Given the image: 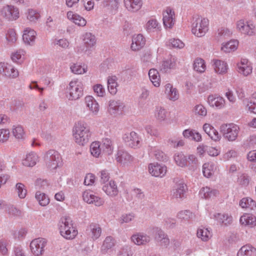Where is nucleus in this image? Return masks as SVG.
<instances>
[{
    "mask_svg": "<svg viewBox=\"0 0 256 256\" xmlns=\"http://www.w3.org/2000/svg\"><path fill=\"white\" fill-rule=\"evenodd\" d=\"M239 132V126L233 123L223 124L220 126V132L224 138L230 142L236 139Z\"/></svg>",
    "mask_w": 256,
    "mask_h": 256,
    "instance_id": "nucleus-3",
    "label": "nucleus"
},
{
    "mask_svg": "<svg viewBox=\"0 0 256 256\" xmlns=\"http://www.w3.org/2000/svg\"><path fill=\"white\" fill-rule=\"evenodd\" d=\"M154 156L155 158L159 161L164 162L168 160L167 156L160 150H155Z\"/></svg>",
    "mask_w": 256,
    "mask_h": 256,
    "instance_id": "nucleus-58",
    "label": "nucleus"
},
{
    "mask_svg": "<svg viewBox=\"0 0 256 256\" xmlns=\"http://www.w3.org/2000/svg\"><path fill=\"white\" fill-rule=\"evenodd\" d=\"M256 144V136H251L244 142V145L246 148H250Z\"/></svg>",
    "mask_w": 256,
    "mask_h": 256,
    "instance_id": "nucleus-64",
    "label": "nucleus"
},
{
    "mask_svg": "<svg viewBox=\"0 0 256 256\" xmlns=\"http://www.w3.org/2000/svg\"><path fill=\"white\" fill-rule=\"evenodd\" d=\"M47 244V240L44 238H38L33 240L30 244L32 252L35 256L42 255L44 252V247Z\"/></svg>",
    "mask_w": 256,
    "mask_h": 256,
    "instance_id": "nucleus-7",
    "label": "nucleus"
},
{
    "mask_svg": "<svg viewBox=\"0 0 256 256\" xmlns=\"http://www.w3.org/2000/svg\"><path fill=\"white\" fill-rule=\"evenodd\" d=\"M102 190L108 195L111 196H116L118 192L117 186L113 180H110L104 185Z\"/></svg>",
    "mask_w": 256,
    "mask_h": 256,
    "instance_id": "nucleus-23",
    "label": "nucleus"
},
{
    "mask_svg": "<svg viewBox=\"0 0 256 256\" xmlns=\"http://www.w3.org/2000/svg\"><path fill=\"white\" fill-rule=\"evenodd\" d=\"M238 72L244 76H248L252 72V67L248 64V60L244 59L238 64Z\"/></svg>",
    "mask_w": 256,
    "mask_h": 256,
    "instance_id": "nucleus-24",
    "label": "nucleus"
},
{
    "mask_svg": "<svg viewBox=\"0 0 256 256\" xmlns=\"http://www.w3.org/2000/svg\"><path fill=\"white\" fill-rule=\"evenodd\" d=\"M169 44L172 48H181L184 46V44L178 39H170Z\"/></svg>",
    "mask_w": 256,
    "mask_h": 256,
    "instance_id": "nucleus-60",
    "label": "nucleus"
},
{
    "mask_svg": "<svg viewBox=\"0 0 256 256\" xmlns=\"http://www.w3.org/2000/svg\"><path fill=\"white\" fill-rule=\"evenodd\" d=\"M163 23L166 28H171L174 24V12L168 8L163 14Z\"/></svg>",
    "mask_w": 256,
    "mask_h": 256,
    "instance_id": "nucleus-18",
    "label": "nucleus"
},
{
    "mask_svg": "<svg viewBox=\"0 0 256 256\" xmlns=\"http://www.w3.org/2000/svg\"><path fill=\"white\" fill-rule=\"evenodd\" d=\"M238 182L243 186H247L250 182V177L246 174H242L238 178Z\"/></svg>",
    "mask_w": 256,
    "mask_h": 256,
    "instance_id": "nucleus-59",
    "label": "nucleus"
},
{
    "mask_svg": "<svg viewBox=\"0 0 256 256\" xmlns=\"http://www.w3.org/2000/svg\"><path fill=\"white\" fill-rule=\"evenodd\" d=\"M203 130L212 140L216 141L220 140V136L218 132L210 124H204Z\"/></svg>",
    "mask_w": 256,
    "mask_h": 256,
    "instance_id": "nucleus-28",
    "label": "nucleus"
},
{
    "mask_svg": "<svg viewBox=\"0 0 256 256\" xmlns=\"http://www.w3.org/2000/svg\"><path fill=\"white\" fill-rule=\"evenodd\" d=\"M237 28L245 34L252 36L255 34V26L250 22H247L246 24L244 20H240L237 23Z\"/></svg>",
    "mask_w": 256,
    "mask_h": 256,
    "instance_id": "nucleus-13",
    "label": "nucleus"
},
{
    "mask_svg": "<svg viewBox=\"0 0 256 256\" xmlns=\"http://www.w3.org/2000/svg\"><path fill=\"white\" fill-rule=\"evenodd\" d=\"M102 148L103 152L107 154H110L113 150V146L112 144V141L108 138L103 139L102 144Z\"/></svg>",
    "mask_w": 256,
    "mask_h": 256,
    "instance_id": "nucleus-37",
    "label": "nucleus"
},
{
    "mask_svg": "<svg viewBox=\"0 0 256 256\" xmlns=\"http://www.w3.org/2000/svg\"><path fill=\"white\" fill-rule=\"evenodd\" d=\"M230 32L228 28H221L218 30L216 38L218 40H222L230 36Z\"/></svg>",
    "mask_w": 256,
    "mask_h": 256,
    "instance_id": "nucleus-38",
    "label": "nucleus"
},
{
    "mask_svg": "<svg viewBox=\"0 0 256 256\" xmlns=\"http://www.w3.org/2000/svg\"><path fill=\"white\" fill-rule=\"evenodd\" d=\"M60 154L54 150H48L45 154L44 160L47 167L50 170H56L61 164Z\"/></svg>",
    "mask_w": 256,
    "mask_h": 256,
    "instance_id": "nucleus-4",
    "label": "nucleus"
},
{
    "mask_svg": "<svg viewBox=\"0 0 256 256\" xmlns=\"http://www.w3.org/2000/svg\"><path fill=\"white\" fill-rule=\"evenodd\" d=\"M6 211L10 217H18L22 215L20 210L10 204H8L7 206Z\"/></svg>",
    "mask_w": 256,
    "mask_h": 256,
    "instance_id": "nucleus-40",
    "label": "nucleus"
},
{
    "mask_svg": "<svg viewBox=\"0 0 256 256\" xmlns=\"http://www.w3.org/2000/svg\"><path fill=\"white\" fill-rule=\"evenodd\" d=\"M114 245V240L112 236H107L104 242L102 247L104 249H110Z\"/></svg>",
    "mask_w": 256,
    "mask_h": 256,
    "instance_id": "nucleus-56",
    "label": "nucleus"
},
{
    "mask_svg": "<svg viewBox=\"0 0 256 256\" xmlns=\"http://www.w3.org/2000/svg\"><path fill=\"white\" fill-rule=\"evenodd\" d=\"M37 160V155L34 153L31 152L26 155V158L22 161V164L24 166L32 167L36 164Z\"/></svg>",
    "mask_w": 256,
    "mask_h": 256,
    "instance_id": "nucleus-33",
    "label": "nucleus"
},
{
    "mask_svg": "<svg viewBox=\"0 0 256 256\" xmlns=\"http://www.w3.org/2000/svg\"><path fill=\"white\" fill-rule=\"evenodd\" d=\"M214 165L212 163H205L202 166L204 176L208 178L211 177L214 174Z\"/></svg>",
    "mask_w": 256,
    "mask_h": 256,
    "instance_id": "nucleus-36",
    "label": "nucleus"
},
{
    "mask_svg": "<svg viewBox=\"0 0 256 256\" xmlns=\"http://www.w3.org/2000/svg\"><path fill=\"white\" fill-rule=\"evenodd\" d=\"M195 113L202 116H205L207 112L206 108L202 105H197L194 108Z\"/></svg>",
    "mask_w": 256,
    "mask_h": 256,
    "instance_id": "nucleus-63",
    "label": "nucleus"
},
{
    "mask_svg": "<svg viewBox=\"0 0 256 256\" xmlns=\"http://www.w3.org/2000/svg\"><path fill=\"white\" fill-rule=\"evenodd\" d=\"M1 13L8 20H16L19 18L18 8L12 6H7L4 7L2 9Z\"/></svg>",
    "mask_w": 256,
    "mask_h": 256,
    "instance_id": "nucleus-10",
    "label": "nucleus"
},
{
    "mask_svg": "<svg viewBox=\"0 0 256 256\" xmlns=\"http://www.w3.org/2000/svg\"><path fill=\"white\" fill-rule=\"evenodd\" d=\"M148 76L154 86L158 87L160 85V76L158 71L154 68L150 69L148 72Z\"/></svg>",
    "mask_w": 256,
    "mask_h": 256,
    "instance_id": "nucleus-34",
    "label": "nucleus"
},
{
    "mask_svg": "<svg viewBox=\"0 0 256 256\" xmlns=\"http://www.w3.org/2000/svg\"><path fill=\"white\" fill-rule=\"evenodd\" d=\"M131 240L134 244L140 246L146 245L151 240L150 236L142 232H138L133 234L131 237Z\"/></svg>",
    "mask_w": 256,
    "mask_h": 256,
    "instance_id": "nucleus-16",
    "label": "nucleus"
},
{
    "mask_svg": "<svg viewBox=\"0 0 256 256\" xmlns=\"http://www.w3.org/2000/svg\"><path fill=\"white\" fill-rule=\"evenodd\" d=\"M124 107L123 104L120 100H110L109 102L108 112L112 116H116Z\"/></svg>",
    "mask_w": 256,
    "mask_h": 256,
    "instance_id": "nucleus-19",
    "label": "nucleus"
},
{
    "mask_svg": "<svg viewBox=\"0 0 256 256\" xmlns=\"http://www.w3.org/2000/svg\"><path fill=\"white\" fill-rule=\"evenodd\" d=\"M124 4L129 11L133 12L138 10L142 4V0H124Z\"/></svg>",
    "mask_w": 256,
    "mask_h": 256,
    "instance_id": "nucleus-25",
    "label": "nucleus"
},
{
    "mask_svg": "<svg viewBox=\"0 0 256 256\" xmlns=\"http://www.w3.org/2000/svg\"><path fill=\"white\" fill-rule=\"evenodd\" d=\"M90 135V128L86 123L78 122L76 124L74 136L77 144L84 146L88 142Z\"/></svg>",
    "mask_w": 256,
    "mask_h": 256,
    "instance_id": "nucleus-2",
    "label": "nucleus"
},
{
    "mask_svg": "<svg viewBox=\"0 0 256 256\" xmlns=\"http://www.w3.org/2000/svg\"><path fill=\"white\" fill-rule=\"evenodd\" d=\"M208 102L211 106H215L218 108H223L225 104V100L221 96H216L213 95L208 96Z\"/></svg>",
    "mask_w": 256,
    "mask_h": 256,
    "instance_id": "nucleus-22",
    "label": "nucleus"
},
{
    "mask_svg": "<svg viewBox=\"0 0 256 256\" xmlns=\"http://www.w3.org/2000/svg\"><path fill=\"white\" fill-rule=\"evenodd\" d=\"M6 38L8 42L12 43L15 42L17 40V37L14 30L13 29H10L8 31Z\"/></svg>",
    "mask_w": 256,
    "mask_h": 256,
    "instance_id": "nucleus-57",
    "label": "nucleus"
},
{
    "mask_svg": "<svg viewBox=\"0 0 256 256\" xmlns=\"http://www.w3.org/2000/svg\"><path fill=\"white\" fill-rule=\"evenodd\" d=\"M210 235V232L208 228H199L197 231V236L203 241H207Z\"/></svg>",
    "mask_w": 256,
    "mask_h": 256,
    "instance_id": "nucleus-49",
    "label": "nucleus"
},
{
    "mask_svg": "<svg viewBox=\"0 0 256 256\" xmlns=\"http://www.w3.org/2000/svg\"><path fill=\"white\" fill-rule=\"evenodd\" d=\"M0 74L10 78H16L18 76L17 70L8 64L2 62H0Z\"/></svg>",
    "mask_w": 256,
    "mask_h": 256,
    "instance_id": "nucleus-11",
    "label": "nucleus"
},
{
    "mask_svg": "<svg viewBox=\"0 0 256 256\" xmlns=\"http://www.w3.org/2000/svg\"><path fill=\"white\" fill-rule=\"evenodd\" d=\"M175 66V62L171 59L163 61L161 66L160 70L164 72H167L169 70L173 68Z\"/></svg>",
    "mask_w": 256,
    "mask_h": 256,
    "instance_id": "nucleus-46",
    "label": "nucleus"
},
{
    "mask_svg": "<svg viewBox=\"0 0 256 256\" xmlns=\"http://www.w3.org/2000/svg\"><path fill=\"white\" fill-rule=\"evenodd\" d=\"M123 140L125 144L129 147L132 148L139 147L140 138L134 132L125 134L123 136Z\"/></svg>",
    "mask_w": 256,
    "mask_h": 256,
    "instance_id": "nucleus-8",
    "label": "nucleus"
},
{
    "mask_svg": "<svg viewBox=\"0 0 256 256\" xmlns=\"http://www.w3.org/2000/svg\"><path fill=\"white\" fill-rule=\"evenodd\" d=\"M238 42L236 40H230L222 47V50L226 52L234 51L237 48Z\"/></svg>",
    "mask_w": 256,
    "mask_h": 256,
    "instance_id": "nucleus-41",
    "label": "nucleus"
},
{
    "mask_svg": "<svg viewBox=\"0 0 256 256\" xmlns=\"http://www.w3.org/2000/svg\"><path fill=\"white\" fill-rule=\"evenodd\" d=\"M10 131L7 129L0 130V142H4L9 138Z\"/></svg>",
    "mask_w": 256,
    "mask_h": 256,
    "instance_id": "nucleus-61",
    "label": "nucleus"
},
{
    "mask_svg": "<svg viewBox=\"0 0 256 256\" xmlns=\"http://www.w3.org/2000/svg\"><path fill=\"white\" fill-rule=\"evenodd\" d=\"M70 69L72 72L76 74H82L86 72L84 68H82L80 65L76 64H74L73 66H71Z\"/></svg>",
    "mask_w": 256,
    "mask_h": 256,
    "instance_id": "nucleus-62",
    "label": "nucleus"
},
{
    "mask_svg": "<svg viewBox=\"0 0 256 256\" xmlns=\"http://www.w3.org/2000/svg\"><path fill=\"white\" fill-rule=\"evenodd\" d=\"M36 33L34 30L28 28L24 30L22 40L26 44L32 46L34 44Z\"/></svg>",
    "mask_w": 256,
    "mask_h": 256,
    "instance_id": "nucleus-21",
    "label": "nucleus"
},
{
    "mask_svg": "<svg viewBox=\"0 0 256 256\" xmlns=\"http://www.w3.org/2000/svg\"><path fill=\"white\" fill-rule=\"evenodd\" d=\"M148 170L152 176L162 178L166 174L167 168L164 165L154 163L149 164Z\"/></svg>",
    "mask_w": 256,
    "mask_h": 256,
    "instance_id": "nucleus-9",
    "label": "nucleus"
},
{
    "mask_svg": "<svg viewBox=\"0 0 256 256\" xmlns=\"http://www.w3.org/2000/svg\"><path fill=\"white\" fill-rule=\"evenodd\" d=\"M208 19L198 16L196 20H194L192 24V33L198 37H202L208 32Z\"/></svg>",
    "mask_w": 256,
    "mask_h": 256,
    "instance_id": "nucleus-5",
    "label": "nucleus"
},
{
    "mask_svg": "<svg viewBox=\"0 0 256 256\" xmlns=\"http://www.w3.org/2000/svg\"><path fill=\"white\" fill-rule=\"evenodd\" d=\"M86 234L93 240H96L100 236L102 228L99 224L92 222L88 226L86 229Z\"/></svg>",
    "mask_w": 256,
    "mask_h": 256,
    "instance_id": "nucleus-12",
    "label": "nucleus"
},
{
    "mask_svg": "<svg viewBox=\"0 0 256 256\" xmlns=\"http://www.w3.org/2000/svg\"><path fill=\"white\" fill-rule=\"evenodd\" d=\"M68 90L70 94L68 99L70 100H78L83 95L82 84L78 80L71 81Z\"/></svg>",
    "mask_w": 256,
    "mask_h": 256,
    "instance_id": "nucleus-6",
    "label": "nucleus"
},
{
    "mask_svg": "<svg viewBox=\"0 0 256 256\" xmlns=\"http://www.w3.org/2000/svg\"><path fill=\"white\" fill-rule=\"evenodd\" d=\"M186 190V186L182 181H180L172 190V198L176 200L182 199L184 197Z\"/></svg>",
    "mask_w": 256,
    "mask_h": 256,
    "instance_id": "nucleus-15",
    "label": "nucleus"
},
{
    "mask_svg": "<svg viewBox=\"0 0 256 256\" xmlns=\"http://www.w3.org/2000/svg\"><path fill=\"white\" fill-rule=\"evenodd\" d=\"M178 216L180 218L188 220L192 218L194 216L190 210H186L181 211L178 214Z\"/></svg>",
    "mask_w": 256,
    "mask_h": 256,
    "instance_id": "nucleus-54",
    "label": "nucleus"
},
{
    "mask_svg": "<svg viewBox=\"0 0 256 256\" xmlns=\"http://www.w3.org/2000/svg\"><path fill=\"white\" fill-rule=\"evenodd\" d=\"M116 160L118 163L124 166L130 163L132 160V158L126 151L119 150L116 154Z\"/></svg>",
    "mask_w": 256,
    "mask_h": 256,
    "instance_id": "nucleus-17",
    "label": "nucleus"
},
{
    "mask_svg": "<svg viewBox=\"0 0 256 256\" xmlns=\"http://www.w3.org/2000/svg\"><path fill=\"white\" fill-rule=\"evenodd\" d=\"M86 106L94 114H96L99 110V106L96 101L92 96H86L85 98Z\"/></svg>",
    "mask_w": 256,
    "mask_h": 256,
    "instance_id": "nucleus-27",
    "label": "nucleus"
},
{
    "mask_svg": "<svg viewBox=\"0 0 256 256\" xmlns=\"http://www.w3.org/2000/svg\"><path fill=\"white\" fill-rule=\"evenodd\" d=\"M36 198L42 206H46L48 204L50 200L48 196L44 193L40 192H37L36 194Z\"/></svg>",
    "mask_w": 256,
    "mask_h": 256,
    "instance_id": "nucleus-43",
    "label": "nucleus"
},
{
    "mask_svg": "<svg viewBox=\"0 0 256 256\" xmlns=\"http://www.w3.org/2000/svg\"><path fill=\"white\" fill-rule=\"evenodd\" d=\"M219 192L209 187L203 188L200 192V194L202 198H213L218 196Z\"/></svg>",
    "mask_w": 256,
    "mask_h": 256,
    "instance_id": "nucleus-26",
    "label": "nucleus"
},
{
    "mask_svg": "<svg viewBox=\"0 0 256 256\" xmlns=\"http://www.w3.org/2000/svg\"><path fill=\"white\" fill-rule=\"evenodd\" d=\"M133 254L131 246H125L120 251L118 256H132Z\"/></svg>",
    "mask_w": 256,
    "mask_h": 256,
    "instance_id": "nucleus-52",
    "label": "nucleus"
},
{
    "mask_svg": "<svg viewBox=\"0 0 256 256\" xmlns=\"http://www.w3.org/2000/svg\"><path fill=\"white\" fill-rule=\"evenodd\" d=\"M90 150L91 154L96 158H98L100 153V144L98 142H93L90 146Z\"/></svg>",
    "mask_w": 256,
    "mask_h": 256,
    "instance_id": "nucleus-47",
    "label": "nucleus"
},
{
    "mask_svg": "<svg viewBox=\"0 0 256 256\" xmlns=\"http://www.w3.org/2000/svg\"><path fill=\"white\" fill-rule=\"evenodd\" d=\"M206 66L204 60L202 58H197L194 62V68L195 70L202 72L205 70Z\"/></svg>",
    "mask_w": 256,
    "mask_h": 256,
    "instance_id": "nucleus-48",
    "label": "nucleus"
},
{
    "mask_svg": "<svg viewBox=\"0 0 256 256\" xmlns=\"http://www.w3.org/2000/svg\"><path fill=\"white\" fill-rule=\"evenodd\" d=\"M116 76L108 77V88L110 94L114 95L117 92V86Z\"/></svg>",
    "mask_w": 256,
    "mask_h": 256,
    "instance_id": "nucleus-35",
    "label": "nucleus"
},
{
    "mask_svg": "<svg viewBox=\"0 0 256 256\" xmlns=\"http://www.w3.org/2000/svg\"><path fill=\"white\" fill-rule=\"evenodd\" d=\"M40 17V14L36 10L32 9H29L28 10L27 18L30 22H35Z\"/></svg>",
    "mask_w": 256,
    "mask_h": 256,
    "instance_id": "nucleus-50",
    "label": "nucleus"
},
{
    "mask_svg": "<svg viewBox=\"0 0 256 256\" xmlns=\"http://www.w3.org/2000/svg\"><path fill=\"white\" fill-rule=\"evenodd\" d=\"M68 18L72 20L76 24L79 26H86V22L84 18L76 14H74L72 12L70 11L67 13Z\"/></svg>",
    "mask_w": 256,
    "mask_h": 256,
    "instance_id": "nucleus-30",
    "label": "nucleus"
},
{
    "mask_svg": "<svg viewBox=\"0 0 256 256\" xmlns=\"http://www.w3.org/2000/svg\"><path fill=\"white\" fill-rule=\"evenodd\" d=\"M156 116V118L160 121L164 120L166 117V110L162 107L157 108Z\"/></svg>",
    "mask_w": 256,
    "mask_h": 256,
    "instance_id": "nucleus-51",
    "label": "nucleus"
},
{
    "mask_svg": "<svg viewBox=\"0 0 256 256\" xmlns=\"http://www.w3.org/2000/svg\"><path fill=\"white\" fill-rule=\"evenodd\" d=\"M146 44V40L141 34H138L132 38L131 48L132 50H138L142 48Z\"/></svg>",
    "mask_w": 256,
    "mask_h": 256,
    "instance_id": "nucleus-20",
    "label": "nucleus"
},
{
    "mask_svg": "<svg viewBox=\"0 0 256 256\" xmlns=\"http://www.w3.org/2000/svg\"><path fill=\"white\" fill-rule=\"evenodd\" d=\"M93 90L98 96L103 97L106 94L105 89L101 84H96L94 86Z\"/></svg>",
    "mask_w": 256,
    "mask_h": 256,
    "instance_id": "nucleus-53",
    "label": "nucleus"
},
{
    "mask_svg": "<svg viewBox=\"0 0 256 256\" xmlns=\"http://www.w3.org/2000/svg\"><path fill=\"white\" fill-rule=\"evenodd\" d=\"M15 190L20 198H24L26 196L27 190L23 184L17 183L16 185Z\"/></svg>",
    "mask_w": 256,
    "mask_h": 256,
    "instance_id": "nucleus-45",
    "label": "nucleus"
},
{
    "mask_svg": "<svg viewBox=\"0 0 256 256\" xmlns=\"http://www.w3.org/2000/svg\"><path fill=\"white\" fill-rule=\"evenodd\" d=\"M83 40L87 48L93 46L96 42L95 36L90 32H87L84 35Z\"/></svg>",
    "mask_w": 256,
    "mask_h": 256,
    "instance_id": "nucleus-39",
    "label": "nucleus"
},
{
    "mask_svg": "<svg viewBox=\"0 0 256 256\" xmlns=\"http://www.w3.org/2000/svg\"><path fill=\"white\" fill-rule=\"evenodd\" d=\"M213 68L216 73L223 74L228 70V66L226 62L220 60H214Z\"/></svg>",
    "mask_w": 256,
    "mask_h": 256,
    "instance_id": "nucleus-31",
    "label": "nucleus"
},
{
    "mask_svg": "<svg viewBox=\"0 0 256 256\" xmlns=\"http://www.w3.org/2000/svg\"><path fill=\"white\" fill-rule=\"evenodd\" d=\"M242 224L249 226L251 227L256 225V217L252 214H244L242 216L240 220Z\"/></svg>",
    "mask_w": 256,
    "mask_h": 256,
    "instance_id": "nucleus-32",
    "label": "nucleus"
},
{
    "mask_svg": "<svg viewBox=\"0 0 256 256\" xmlns=\"http://www.w3.org/2000/svg\"><path fill=\"white\" fill-rule=\"evenodd\" d=\"M174 160L176 164L181 167L187 166V158L182 154L178 153L176 154L174 156Z\"/></svg>",
    "mask_w": 256,
    "mask_h": 256,
    "instance_id": "nucleus-44",
    "label": "nucleus"
},
{
    "mask_svg": "<svg viewBox=\"0 0 256 256\" xmlns=\"http://www.w3.org/2000/svg\"><path fill=\"white\" fill-rule=\"evenodd\" d=\"M155 232V240L162 246L166 247L170 244V240L164 232L158 228H154Z\"/></svg>",
    "mask_w": 256,
    "mask_h": 256,
    "instance_id": "nucleus-14",
    "label": "nucleus"
},
{
    "mask_svg": "<svg viewBox=\"0 0 256 256\" xmlns=\"http://www.w3.org/2000/svg\"><path fill=\"white\" fill-rule=\"evenodd\" d=\"M60 234L66 239H73L78 234V231L73 226L72 221L69 216H62L60 222Z\"/></svg>",
    "mask_w": 256,
    "mask_h": 256,
    "instance_id": "nucleus-1",
    "label": "nucleus"
},
{
    "mask_svg": "<svg viewBox=\"0 0 256 256\" xmlns=\"http://www.w3.org/2000/svg\"><path fill=\"white\" fill-rule=\"evenodd\" d=\"M238 256H256V248L250 244L242 246L237 254Z\"/></svg>",
    "mask_w": 256,
    "mask_h": 256,
    "instance_id": "nucleus-29",
    "label": "nucleus"
},
{
    "mask_svg": "<svg viewBox=\"0 0 256 256\" xmlns=\"http://www.w3.org/2000/svg\"><path fill=\"white\" fill-rule=\"evenodd\" d=\"M214 218L220 224H224L226 225L232 221V218L229 217L227 214L218 213L214 215Z\"/></svg>",
    "mask_w": 256,
    "mask_h": 256,
    "instance_id": "nucleus-42",
    "label": "nucleus"
},
{
    "mask_svg": "<svg viewBox=\"0 0 256 256\" xmlns=\"http://www.w3.org/2000/svg\"><path fill=\"white\" fill-rule=\"evenodd\" d=\"M12 134L16 138L18 139L22 138L24 134V130L21 126H18L13 128Z\"/></svg>",
    "mask_w": 256,
    "mask_h": 256,
    "instance_id": "nucleus-55",
    "label": "nucleus"
}]
</instances>
